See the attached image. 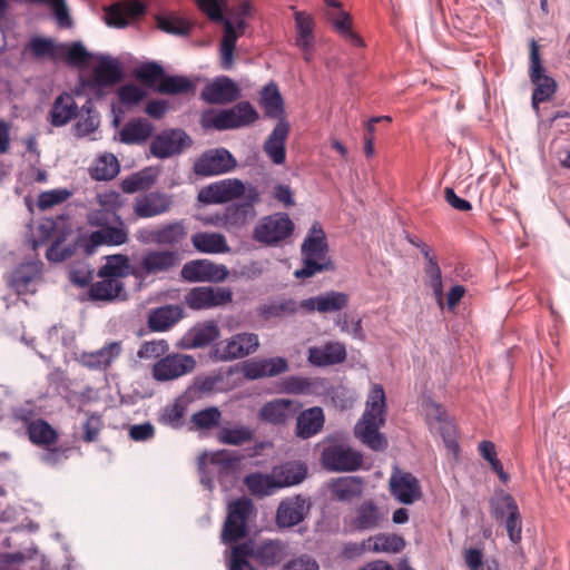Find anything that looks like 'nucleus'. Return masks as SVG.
I'll use <instances>...</instances> for the list:
<instances>
[{"mask_svg": "<svg viewBox=\"0 0 570 570\" xmlns=\"http://www.w3.org/2000/svg\"><path fill=\"white\" fill-rule=\"evenodd\" d=\"M346 360V347L341 342H327L321 346L308 348L307 361L314 366L323 367L343 363Z\"/></svg>", "mask_w": 570, "mask_h": 570, "instance_id": "33", "label": "nucleus"}, {"mask_svg": "<svg viewBox=\"0 0 570 570\" xmlns=\"http://www.w3.org/2000/svg\"><path fill=\"white\" fill-rule=\"evenodd\" d=\"M193 144L187 132L179 128L164 129L150 142V153L158 159H166L181 154Z\"/></svg>", "mask_w": 570, "mask_h": 570, "instance_id": "14", "label": "nucleus"}, {"mask_svg": "<svg viewBox=\"0 0 570 570\" xmlns=\"http://www.w3.org/2000/svg\"><path fill=\"white\" fill-rule=\"evenodd\" d=\"M228 570H255L244 546L236 544L232 548Z\"/></svg>", "mask_w": 570, "mask_h": 570, "instance_id": "64", "label": "nucleus"}, {"mask_svg": "<svg viewBox=\"0 0 570 570\" xmlns=\"http://www.w3.org/2000/svg\"><path fill=\"white\" fill-rule=\"evenodd\" d=\"M327 252L325 233L320 223L315 222L301 246L303 267L294 272L295 277L305 279L324 271H333L334 265L327 257Z\"/></svg>", "mask_w": 570, "mask_h": 570, "instance_id": "4", "label": "nucleus"}, {"mask_svg": "<svg viewBox=\"0 0 570 570\" xmlns=\"http://www.w3.org/2000/svg\"><path fill=\"white\" fill-rule=\"evenodd\" d=\"M294 223L285 213L262 217L253 230V239L259 244L275 246L292 235Z\"/></svg>", "mask_w": 570, "mask_h": 570, "instance_id": "9", "label": "nucleus"}, {"mask_svg": "<svg viewBox=\"0 0 570 570\" xmlns=\"http://www.w3.org/2000/svg\"><path fill=\"white\" fill-rule=\"evenodd\" d=\"M261 202V193L254 185H249L246 198L227 206L220 216V225L230 234L244 229L256 216L255 205Z\"/></svg>", "mask_w": 570, "mask_h": 570, "instance_id": "8", "label": "nucleus"}, {"mask_svg": "<svg viewBox=\"0 0 570 570\" xmlns=\"http://www.w3.org/2000/svg\"><path fill=\"white\" fill-rule=\"evenodd\" d=\"M258 112L249 101H240L232 108L207 111L202 116V126L206 129L228 130L247 127L258 119Z\"/></svg>", "mask_w": 570, "mask_h": 570, "instance_id": "6", "label": "nucleus"}, {"mask_svg": "<svg viewBox=\"0 0 570 570\" xmlns=\"http://www.w3.org/2000/svg\"><path fill=\"white\" fill-rule=\"evenodd\" d=\"M28 435L32 443L41 445L53 444L58 434L55 429L45 420L38 419L28 424Z\"/></svg>", "mask_w": 570, "mask_h": 570, "instance_id": "51", "label": "nucleus"}, {"mask_svg": "<svg viewBox=\"0 0 570 570\" xmlns=\"http://www.w3.org/2000/svg\"><path fill=\"white\" fill-rule=\"evenodd\" d=\"M245 484L249 492L258 498L274 494L278 489V482L273 474L253 473L245 478Z\"/></svg>", "mask_w": 570, "mask_h": 570, "instance_id": "49", "label": "nucleus"}, {"mask_svg": "<svg viewBox=\"0 0 570 570\" xmlns=\"http://www.w3.org/2000/svg\"><path fill=\"white\" fill-rule=\"evenodd\" d=\"M479 454L482 459L488 461L491 465V470L497 473L500 481L507 483L509 481V474L504 471L501 461L497 458L495 445L491 441H481L479 443Z\"/></svg>", "mask_w": 570, "mask_h": 570, "instance_id": "58", "label": "nucleus"}, {"mask_svg": "<svg viewBox=\"0 0 570 570\" xmlns=\"http://www.w3.org/2000/svg\"><path fill=\"white\" fill-rule=\"evenodd\" d=\"M168 350L169 345L165 340L147 341L140 345L137 356L141 360L164 357Z\"/></svg>", "mask_w": 570, "mask_h": 570, "instance_id": "63", "label": "nucleus"}, {"mask_svg": "<svg viewBox=\"0 0 570 570\" xmlns=\"http://www.w3.org/2000/svg\"><path fill=\"white\" fill-rule=\"evenodd\" d=\"M405 547V541L397 534H379L374 538L373 550L377 552H400Z\"/></svg>", "mask_w": 570, "mask_h": 570, "instance_id": "62", "label": "nucleus"}, {"mask_svg": "<svg viewBox=\"0 0 570 570\" xmlns=\"http://www.w3.org/2000/svg\"><path fill=\"white\" fill-rule=\"evenodd\" d=\"M155 245L168 247V250H178L187 238L185 220H176L157 227Z\"/></svg>", "mask_w": 570, "mask_h": 570, "instance_id": "39", "label": "nucleus"}, {"mask_svg": "<svg viewBox=\"0 0 570 570\" xmlns=\"http://www.w3.org/2000/svg\"><path fill=\"white\" fill-rule=\"evenodd\" d=\"M232 301L233 291L229 287L199 286L191 288L185 296L186 305L194 311L224 306Z\"/></svg>", "mask_w": 570, "mask_h": 570, "instance_id": "18", "label": "nucleus"}, {"mask_svg": "<svg viewBox=\"0 0 570 570\" xmlns=\"http://www.w3.org/2000/svg\"><path fill=\"white\" fill-rule=\"evenodd\" d=\"M191 242L195 248L202 253L222 254L229 252L225 236L218 233H196L191 236Z\"/></svg>", "mask_w": 570, "mask_h": 570, "instance_id": "47", "label": "nucleus"}, {"mask_svg": "<svg viewBox=\"0 0 570 570\" xmlns=\"http://www.w3.org/2000/svg\"><path fill=\"white\" fill-rule=\"evenodd\" d=\"M363 455L342 442L330 443L323 448L321 464L330 472H352L361 468Z\"/></svg>", "mask_w": 570, "mask_h": 570, "instance_id": "10", "label": "nucleus"}, {"mask_svg": "<svg viewBox=\"0 0 570 570\" xmlns=\"http://www.w3.org/2000/svg\"><path fill=\"white\" fill-rule=\"evenodd\" d=\"M240 458L228 450L204 452L198 456V470L202 484L213 490L215 478L224 490H228L237 480Z\"/></svg>", "mask_w": 570, "mask_h": 570, "instance_id": "3", "label": "nucleus"}, {"mask_svg": "<svg viewBox=\"0 0 570 570\" xmlns=\"http://www.w3.org/2000/svg\"><path fill=\"white\" fill-rule=\"evenodd\" d=\"M288 368V361L285 357L276 356L247 362L243 367V374L248 380H258L283 374L287 372Z\"/></svg>", "mask_w": 570, "mask_h": 570, "instance_id": "30", "label": "nucleus"}, {"mask_svg": "<svg viewBox=\"0 0 570 570\" xmlns=\"http://www.w3.org/2000/svg\"><path fill=\"white\" fill-rule=\"evenodd\" d=\"M155 130L154 125L145 118H136L124 125L119 131V141L126 145L146 142Z\"/></svg>", "mask_w": 570, "mask_h": 570, "instance_id": "42", "label": "nucleus"}, {"mask_svg": "<svg viewBox=\"0 0 570 570\" xmlns=\"http://www.w3.org/2000/svg\"><path fill=\"white\" fill-rule=\"evenodd\" d=\"M43 264L40 261H32L20 264L11 273L10 286L19 294H32L36 292L37 283L42 275Z\"/></svg>", "mask_w": 570, "mask_h": 570, "instance_id": "26", "label": "nucleus"}, {"mask_svg": "<svg viewBox=\"0 0 570 570\" xmlns=\"http://www.w3.org/2000/svg\"><path fill=\"white\" fill-rule=\"evenodd\" d=\"M121 352V342L112 341L95 352L82 353L81 363L90 370H106L120 356Z\"/></svg>", "mask_w": 570, "mask_h": 570, "instance_id": "37", "label": "nucleus"}, {"mask_svg": "<svg viewBox=\"0 0 570 570\" xmlns=\"http://www.w3.org/2000/svg\"><path fill=\"white\" fill-rule=\"evenodd\" d=\"M299 403L288 399L266 402L258 412V419L273 425H284L298 412Z\"/></svg>", "mask_w": 570, "mask_h": 570, "instance_id": "27", "label": "nucleus"}, {"mask_svg": "<svg viewBox=\"0 0 570 570\" xmlns=\"http://www.w3.org/2000/svg\"><path fill=\"white\" fill-rule=\"evenodd\" d=\"M198 7L214 22H222L224 35L219 47L220 67L229 70L234 66V51L236 42L245 33L247 28L246 18L252 13V6L248 1H243L238 8L230 13V18H225L223 8L227 0H196Z\"/></svg>", "mask_w": 570, "mask_h": 570, "instance_id": "1", "label": "nucleus"}, {"mask_svg": "<svg viewBox=\"0 0 570 570\" xmlns=\"http://www.w3.org/2000/svg\"><path fill=\"white\" fill-rule=\"evenodd\" d=\"M82 115L73 125L75 135L79 138L86 137L95 132L100 125V116L95 109L91 99H88L80 108Z\"/></svg>", "mask_w": 570, "mask_h": 570, "instance_id": "50", "label": "nucleus"}, {"mask_svg": "<svg viewBox=\"0 0 570 570\" xmlns=\"http://www.w3.org/2000/svg\"><path fill=\"white\" fill-rule=\"evenodd\" d=\"M101 278V281L95 282L89 288V296L92 301L112 302L127 298L125 285L120 279Z\"/></svg>", "mask_w": 570, "mask_h": 570, "instance_id": "40", "label": "nucleus"}, {"mask_svg": "<svg viewBox=\"0 0 570 570\" xmlns=\"http://www.w3.org/2000/svg\"><path fill=\"white\" fill-rule=\"evenodd\" d=\"M298 308H301V305L295 299L278 298L259 305L257 315L265 321L284 318L296 314Z\"/></svg>", "mask_w": 570, "mask_h": 570, "instance_id": "44", "label": "nucleus"}, {"mask_svg": "<svg viewBox=\"0 0 570 570\" xmlns=\"http://www.w3.org/2000/svg\"><path fill=\"white\" fill-rule=\"evenodd\" d=\"M183 316L184 309L179 305H164L149 311L147 325L151 332H166Z\"/></svg>", "mask_w": 570, "mask_h": 570, "instance_id": "36", "label": "nucleus"}, {"mask_svg": "<svg viewBox=\"0 0 570 570\" xmlns=\"http://www.w3.org/2000/svg\"><path fill=\"white\" fill-rule=\"evenodd\" d=\"M129 258L122 254L107 256L105 265L99 269V277L120 279L129 274Z\"/></svg>", "mask_w": 570, "mask_h": 570, "instance_id": "54", "label": "nucleus"}, {"mask_svg": "<svg viewBox=\"0 0 570 570\" xmlns=\"http://www.w3.org/2000/svg\"><path fill=\"white\" fill-rule=\"evenodd\" d=\"M144 4L139 0L117 2L105 9V22L109 27L125 28L130 19L142 14Z\"/></svg>", "mask_w": 570, "mask_h": 570, "instance_id": "32", "label": "nucleus"}, {"mask_svg": "<svg viewBox=\"0 0 570 570\" xmlns=\"http://www.w3.org/2000/svg\"><path fill=\"white\" fill-rule=\"evenodd\" d=\"M529 78L534 86L531 97L532 108L538 110L539 104L548 101L552 98L557 90V81L547 75L543 66L539 46L534 39L530 40L529 52Z\"/></svg>", "mask_w": 570, "mask_h": 570, "instance_id": "7", "label": "nucleus"}, {"mask_svg": "<svg viewBox=\"0 0 570 570\" xmlns=\"http://www.w3.org/2000/svg\"><path fill=\"white\" fill-rule=\"evenodd\" d=\"M259 346L258 335L255 333H237L226 340L224 344H217L213 348V356L216 361H233L243 358Z\"/></svg>", "mask_w": 570, "mask_h": 570, "instance_id": "17", "label": "nucleus"}, {"mask_svg": "<svg viewBox=\"0 0 570 570\" xmlns=\"http://www.w3.org/2000/svg\"><path fill=\"white\" fill-rule=\"evenodd\" d=\"M294 19L296 30L295 45L302 51H307L314 46L313 31L315 21L313 17L305 11H295Z\"/></svg>", "mask_w": 570, "mask_h": 570, "instance_id": "45", "label": "nucleus"}, {"mask_svg": "<svg viewBox=\"0 0 570 570\" xmlns=\"http://www.w3.org/2000/svg\"><path fill=\"white\" fill-rule=\"evenodd\" d=\"M157 26L161 31L174 36H186L191 29L188 22L173 16L158 17Z\"/></svg>", "mask_w": 570, "mask_h": 570, "instance_id": "61", "label": "nucleus"}, {"mask_svg": "<svg viewBox=\"0 0 570 570\" xmlns=\"http://www.w3.org/2000/svg\"><path fill=\"white\" fill-rule=\"evenodd\" d=\"M273 472L279 489H282L303 482L307 475V468L302 462H287Z\"/></svg>", "mask_w": 570, "mask_h": 570, "instance_id": "48", "label": "nucleus"}, {"mask_svg": "<svg viewBox=\"0 0 570 570\" xmlns=\"http://www.w3.org/2000/svg\"><path fill=\"white\" fill-rule=\"evenodd\" d=\"M121 78L122 71L118 61L108 56H102L94 69L92 78L87 81L86 86L97 95H101L105 87L116 85Z\"/></svg>", "mask_w": 570, "mask_h": 570, "instance_id": "24", "label": "nucleus"}, {"mask_svg": "<svg viewBox=\"0 0 570 570\" xmlns=\"http://www.w3.org/2000/svg\"><path fill=\"white\" fill-rule=\"evenodd\" d=\"M253 438L254 431L246 425L223 426L217 434V440L228 445H242L250 442Z\"/></svg>", "mask_w": 570, "mask_h": 570, "instance_id": "53", "label": "nucleus"}, {"mask_svg": "<svg viewBox=\"0 0 570 570\" xmlns=\"http://www.w3.org/2000/svg\"><path fill=\"white\" fill-rule=\"evenodd\" d=\"M327 489L334 500L351 502L362 495L364 482L361 476L356 475L338 476L327 483Z\"/></svg>", "mask_w": 570, "mask_h": 570, "instance_id": "34", "label": "nucleus"}, {"mask_svg": "<svg viewBox=\"0 0 570 570\" xmlns=\"http://www.w3.org/2000/svg\"><path fill=\"white\" fill-rule=\"evenodd\" d=\"M261 105L265 115L274 119H284V101L274 81L264 86L261 92Z\"/></svg>", "mask_w": 570, "mask_h": 570, "instance_id": "46", "label": "nucleus"}, {"mask_svg": "<svg viewBox=\"0 0 570 570\" xmlns=\"http://www.w3.org/2000/svg\"><path fill=\"white\" fill-rule=\"evenodd\" d=\"M391 494L403 504H411L420 495L417 479L409 472L394 466L390 478Z\"/></svg>", "mask_w": 570, "mask_h": 570, "instance_id": "25", "label": "nucleus"}, {"mask_svg": "<svg viewBox=\"0 0 570 570\" xmlns=\"http://www.w3.org/2000/svg\"><path fill=\"white\" fill-rule=\"evenodd\" d=\"M220 336V331L215 321H205L195 324L180 340V347L185 350L203 348L210 345Z\"/></svg>", "mask_w": 570, "mask_h": 570, "instance_id": "29", "label": "nucleus"}, {"mask_svg": "<svg viewBox=\"0 0 570 570\" xmlns=\"http://www.w3.org/2000/svg\"><path fill=\"white\" fill-rule=\"evenodd\" d=\"M119 173V161L112 154L100 156L90 170V176L96 180H110Z\"/></svg>", "mask_w": 570, "mask_h": 570, "instance_id": "55", "label": "nucleus"}, {"mask_svg": "<svg viewBox=\"0 0 570 570\" xmlns=\"http://www.w3.org/2000/svg\"><path fill=\"white\" fill-rule=\"evenodd\" d=\"M181 256L178 250L149 249L142 253L136 267V276L166 274L179 266Z\"/></svg>", "mask_w": 570, "mask_h": 570, "instance_id": "12", "label": "nucleus"}, {"mask_svg": "<svg viewBox=\"0 0 570 570\" xmlns=\"http://www.w3.org/2000/svg\"><path fill=\"white\" fill-rule=\"evenodd\" d=\"M384 514L373 501H364L355 510L351 525L358 531L374 530L381 525Z\"/></svg>", "mask_w": 570, "mask_h": 570, "instance_id": "43", "label": "nucleus"}, {"mask_svg": "<svg viewBox=\"0 0 570 570\" xmlns=\"http://www.w3.org/2000/svg\"><path fill=\"white\" fill-rule=\"evenodd\" d=\"M195 85L185 76H167L163 77L157 87V91L166 95L188 94L194 91Z\"/></svg>", "mask_w": 570, "mask_h": 570, "instance_id": "56", "label": "nucleus"}, {"mask_svg": "<svg viewBox=\"0 0 570 570\" xmlns=\"http://www.w3.org/2000/svg\"><path fill=\"white\" fill-rule=\"evenodd\" d=\"M430 426L434 429L441 438L445 449L455 460L460 455V444L458 442V428L453 417L439 403L430 400Z\"/></svg>", "mask_w": 570, "mask_h": 570, "instance_id": "11", "label": "nucleus"}, {"mask_svg": "<svg viewBox=\"0 0 570 570\" xmlns=\"http://www.w3.org/2000/svg\"><path fill=\"white\" fill-rule=\"evenodd\" d=\"M240 96L238 85L227 76H219L208 82L202 90L200 98L212 105H226Z\"/></svg>", "mask_w": 570, "mask_h": 570, "instance_id": "21", "label": "nucleus"}, {"mask_svg": "<svg viewBox=\"0 0 570 570\" xmlns=\"http://www.w3.org/2000/svg\"><path fill=\"white\" fill-rule=\"evenodd\" d=\"M348 304V295L343 292L328 291L321 295L303 299L301 308L308 313H334L342 311Z\"/></svg>", "mask_w": 570, "mask_h": 570, "instance_id": "31", "label": "nucleus"}, {"mask_svg": "<svg viewBox=\"0 0 570 570\" xmlns=\"http://www.w3.org/2000/svg\"><path fill=\"white\" fill-rule=\"evenodd\" d=\"M246 548V553L257 564L264 568L278 566L287 554V543L279 539H266L259 542L252 540L239 543Z\"/></svg>", "mask_w": 570, "mask_h": 570, "instance_id": "16", "label": "nucleus"}, {"mask_svg": "<svg viewBox=\"0 0 570 570\" xmlns=\"http://www.w3.org/2000/svg\"><path fill=\"white\" fill-rule=\"evenodd\" d=\"M196 361L187 354H169L161 357L153 367V377L158 382L178 379L193 372Z\"/></svg>", "mask_w": 570, "mask_h": 570, "instance_id": "20", "label": "nucleus"}, {"mask_svg": "<svg viewBox=\"0 0 570 570\" xmlns=\"http://www.w3.org/2000/svg\"><path fill=\"white\" fill-rule=\"evenodd\" d=\"M324 423L325 416L322 407L313 406L304 410L296 417V436L307 440L320 433Z\"/></svg>", "mask_w": 570, "mask_h": 570, "instance_id": "38", "label": "nucleus"}, {"mask_svg": "<svg viewBox=\"0 0 570 570\" xmlns=\"http://www.w3.org/2000/svg\"><path fill=\"white\" fill-rule=\"evenodd\" d=\"M79 111V107L73 97L68 92L59 95L49 111V121L53 127H62L73 119Z\"/></svg>", "mask_w": 570, "mask_h": 570, "instance_id": "41", "label": "nucleus"}, {"mask_svg": "<svg viewBox=\"0 0 570 570\" xmlns=\"http://www.w3.org/2000/svg\"><path fill=\"white\" fill-rule=\"evenodd\" d=\"M249 185H245L238 178L222 179L204 187L198 194V199L205 204H225L240 197L244 199Z\"/></svg>", "mask_w": 570, "mask_h": 570, "instance_id": "13", "label": "nucleus"}, {"mask_svg": "<svg viewBox=\"0 0 570 570\" xmlns=\"http://www.w3.org/2000/svg\"><path fill=\"white\" fill-rule=\"evenodd\" d=\"M185 411V405L180 401H175L173 404H169L163 409L158 421L164 425L178 429L183 425Z\"/></svg>", "mask_w": 570, "mask_h": 570, "instance_id": "59", "label": "nucleus"}, {"mask_svg": "<svg viewBox=\"0 0 570 570\" xmlns=\"http://www.w3.org/2000/svg\"><path fill=\"white\" fill-rule=\"evenodd\" d=\"M156 181V176L150 168L134 173L121 181V189L127 194H134L149 189Z\"/></svg>", "mask_w": 570, "mask_h": 570, "instance_id": "52", "label": "nucleus"}, {"mask_svg": "<svg viewBox=\"0 0 570 570\" xmlns=\"http://www.w3.org/2000/svg\"><path fill=\"white\" fill-rule=\"evenodd\" d=\"M309 511L308 501L302 495L283 500L276 511V524L279 528H292L301 523Z\"/></svg>", "mask_w": 570, "mask_h": 570, "instance_id": "28", "label": "nucleus"}, {"mask_svg": "<svg viewBox=\"0 0 570 570\" xmlns=\"http://www.w3.org/2000/svg\"><path fill=\"white\" fill-rule=\"evenodd\" d=\"M289 132V124L281 119L264 142L263 149L275 165H283L286 159L285 142Z\"/></svg>", "mask_w": 570, "mask_h": 570, "instance_id": "35", "label": "nucleus"}, {"mask_svg": "<svg viewBox=\"0 0 570 570\" xmlns=\"http://www.w3.org/2000/svg\"><path fill=\"white\" fill-rule=\"evenodd\" d=\"M222 412L216 406L206 407L191 415V422L200 430H209L219 425Z\"/></svg>", "mask_w": 570, "mask_h": 570, "instance_id": "60", "label": "nucleus"}, {"mask_svg": "<svg viewBox=\"0 0 570 570\" xmlns=\"http://www.w3.org/2000/svg\"><path fill=\"white\" fill-rule=\"evenodd\" d=\"M490 512L495 521L502 522L507 515L518 509V504L513 497L509 493L500 491L490 500Z\"/></svg>", "mask_w": 570, "mask_h": 570, "instance_id": "57", "label": "nucleus"}, {"mask_svg": "<svg viewBox=\"0 0 570 570\" xmlns=\"http://www.w3.org/2000/svg\"><path fill=\"white\" fill-rule=\"evenodd\" d=\"M180 274L188 282H223L228 276V269L224 265L198 259L186 263Z\"/></svg>", "mask_w": 570, "mask_h": 570, "instance_id": "22", "label": "nucleus"}, {"mask_svg": "<svg viewBox=\"0 0 570 570\" xmlns=\"http://www.w3.org/2000/svg\"><path fill=\"white\" fill-rule=\"evenodd\" d=\"M256 517V509L249 498L242 497L227 504V515L223 524L220 540L234 543L245 538L248 523Z\"/></svg>", "mask_w": 570, "mask_h": 570, "instance_id": "5", "label": "nucleus"}, {"mask_svg": "<svg viewBox=\"0 0 570 570\" xmlns=\"http://www.w3.org/2000/svg\"><path fill=\"white\" fill-rule=\"evenodd\" d=\"M237 166L235 157L225 148L204 151L194 163V173L199 177H210L232 171Z\"/></svg>", "mask_w": 570, "mask_h": 570, "instance_id": "15", "label": "nucleus"}, {"mask_svg": "<svg viewBox=\"0 0 570 570\" xmlns=\"http://www.w3.org/2000/svg\"><path fill=\"white\" fill-rule=\"evenodd\" d=\"M386 403L382 385L375 384L368 394L365 411L354 428L355 436L373 451L387 448V440L380 432L385 423Z\"/></svg>", "mask_w": 570, "mask_h": 570, "instance_id": "2", "label": "nucleus"}, {"mask_svg": "<svg viewBox=\"0 0 570 570\" xmlns=\"http://www.w3.org/2000/svg\"><path fill=\"white\" fill-rule=\"evenodd\" d=\"M115 226L108 225L98 230H94L83 240V250L86 254L91 255L97 247L101 245L120 246L128 242V229L120 216L114 218Z\"/></svg>", "mask_w": 570, "mask_h": 570, "instance_id": "19", "label": "nucleus"}, {"mask_svg": "<svg viewBox=\"0 0 570 570\" xmlns=\"http://www.w3.org/2000/svg\"><path fill=\"white\" fill-rule=\"evenodd\" d=\"M173 204L171 195L149 191L136 198L134 213L139 218H151L168 213Z\"/></svg>", "mask_w": 570, "mask_h": 570, "instance_id": "23", "label": "nucleus"}]
</instances>
